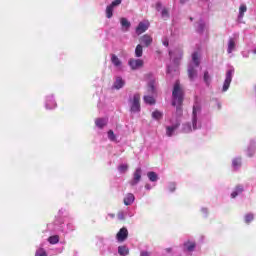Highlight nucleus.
<instances>
[{"label":"nucleus","mask_w":256,"mask_h":256,"mask_svg":"<svg viewBox=\"0 0 256 256\" xmlns=\"http://www.w3.org/2000/svg\"><path fill=\"white\" fill-rule=\"evenodd\" d=\"M172 97V105L173 107H176V115L181 117V115H183V89H181L179 82L174 84Z\"/></svg>","instance_id":"f257e3e1"},{"label":"nucleus","mask_w":256,"mask_h":256,"mask_svg":"<svg viewBox=\"0 0 256 256\" xmlns=\"http://www.w3.org/2000/svg\"><path fill=\"white\" fill-rule=\"evenodd\" d=\"M129 103L131 113H139V111H141V96L139 94H134L133 97L129 99Z\"/></svg>","instance_id":"f03ea898"},{"label":"nucleus","mask_w":256,"mask_h":256,"mask_svg":"<svg viewBox=\"0 0 256 256\" xmlns=\"http://www.w3.org/2000/svg\"><path fill=\"white\" fill-rule=\"evenodd\" d=\"M197 113H201V106L194 105L192 112V127L194 131H197V129H201V124L197 123Z\"/></svg>","instance_id":"7ed1b4c3"},{"label":"nucleus","mask_w":256,"mask_h":256,"mask_svg":"<svg viewBox=\"0 0 256 256\" xmlns=\"http://www.w3.org/2000/svg\"><path fill=\"white\" fill-rule=\"evenodd\" d=\"M233 73H235V71L233 70H228L226 72V78L222 87L223 93L229 90V87L231 86V81H233Z\"/></svg>","instance_id":"20e7f679"},{"label":"nucleus","mask_w":256,"mask_h":256,"mask_svg":"<svg viewBox=\"0 0 256 256\" xmlns=\"http://www.w3.org/2000/svg\"><path fill=\"white\" fill-rule=\"evenodd\" d=\"M128 64L133 71H137V69H141L145 65V62L141 59H130Z\"/></svg>","instance_id":"39448f33"},{"label":"nucleus","mask_w":256,"mask_h":256,"mask_svg":"<svg viewBox=\"0 0 256 256\" xmlns=\"http://www.w3.org/2000/svg\"><path fill=\"white\" fill-rule=\"evenodd\" d=\"M120 3H121V0H114L110 5H108L106 7L107 19H111V17H113V9H115V7L119 6Z\"/></svg>","instance_id":"423d86ee"},{"label":"nucleus","mask_w":256,"mask_h":256,"mask_svg":"<svg viewBox=\"0 0 256 256\" xmlns=\"http://www.w3.org/2000/svg\"><path fill=\"white\" fill-rule=\"evenodd\" d=\"M129 237V231L127 228L123 227L119 230V232L116 234V239L119 241V243H123Z\"/></svg>","instance_id":"0eeeda50"},{"label":"nucleus","mask_w":256,"mask_h":256,"mask_svg":"<svg viewBox=\"0 0 256 256\" xmlns=\"http://www.w3.org/2000/svg\"><path fill=\"white\" fill-rule=\"evenodd\" d=\"M140 43L146 47H149L153 43V38L149 34H145L140 37Z\"/></svg>","instance_id":"6e6552de"},{"label":"nucleus","mask_w":256,"mask_h":256,"mask_svg":"<svg viewBox=\"0 0 256 256\" xmlns=\"http://www.w3.org/2000/svg\"><path fill=\"white\" fill-rule=\"evenodd\" d=\"M147 29H149V24L140 22L138 24V26L136 27V33L138 35H141V34L145 33V31H147Z\"/></svg>","instance_id":"1a4fd4ad"},{"label":"nucleus","mask_w":256,"mask_h":256,"mask_svg":"<svg viewBox=\"0 0 256 256\" xmlns=\"http://www.w3.org/2000/svg\"><path fill=\"white\" fill-rule=\"evenodd\" d=\"M125 86V80L121 77H116V80L113 84V89H123V87Z\"/></svg>","instance_id":"9d476101"},{"label":"nucleus","mask_w":256,"mask_h":256,"mask_svg":"<svg viewBox=\"0 0 256 256\" xmlns=\"http://www.w3.org/2000/svg\"><path fill=\"white\" fill-rule=\"evenodd\" d=\"M141 173L142 170L141 168H137L134 172V179L131 182V185H137V183H139V181H141Z\"/></svg>","instance_id":"9b49d317"},{"label":"nucleus","mask_w":256,"mask_h":256,"mask_svg":"<svg viewBox=\"0 0 256 256\" xmlns=\"http://www.w3.org/2000/svg\"><path fill=\"white\" fill-rule=\"evenodd\" d=\"M179 124H175L173 126H167L166 127V135L167 137H173V133L178 129Z\"/></svg>","instance_id":"f8f14e48"},{"label":"nucleus","mask_w":256,"mask_h":256,"mask_svg":"<svg viewBox=\"0 0 256 256\" xmlns=\"http://www.w3.org/2000/svg\"><path fill=\"white\" fill-rule=\"evenodd\" d=\"M134 201H135V195L128 193L124 198V205L126 206L133 205Z\"/></svg>","instance_id":"ddd939ff"},{"label":"nucleus","mask_w":256,"mask_h":256,"mask_svg":"<svg viewBox=\"0 0 256 256\" xmlns=\"http://www.w3.org/2000/svg\"><path fill=\"white\" fill-rule=\"evenodd\" d=\"M95 125H96V127H99V129H103V127H105V125H107V119L97 118L95 120Z\"/></svg>","instance_id":"4468645a"},{"label":"nucleus","mask_w":256,"mask_h":256,"mask_svg":"<svg viewBox=\"0 0 256 256\" xmlns=\"http://www.w3.org/2000/svg\"><path fill=\"white\" fill-rule=\"evenodd\" d=\"M118 253L121 256H127L129 255V249L127 246L123 245V246H119L118 247Z\"/></svg>","instance_id":"2eb2a0df"},{"label":"nucleus","mask_w":256,"mask_h":256,"mask_svg":"<svg viewBox=\"0 0 256 256\" xmlns=\"http://www.w3.org/2000/svg\"><path fill=\"white\" fill-rule=\"evenodd\" d=\"M111 62L115 67H121V60L119 59V57H117V55H111Z\"/></svg>","instance_id":"dca6fc26"},{"label":"nucleus","mask_w":256,"mask_h":256,"mask_svg":"<svg viewBox=\"0 0 256 256\" xmlns=\"http://www.w3.org/2000/svg\"><path fill=\"white\" fill-rule=\"evenodd\" d=\"M175 55L176 57L174 58V63H179V61L183 59V49L176 50Z\"/></svg>","instance_id":"f3484780"},{"label":"nucleus","mask_w":256,"mask_h":256,"mask_svg":"<svg viewBox=\"0 0 256 256\" xmlns=\"http://www.w3.org/2000/svg\"><path fill=\"white\" fill-rule=\"evenodd\" d=\"M188 77H189V79H191V81H193V79H195V77H197V70H195V68H193V67H189L188 68Z\"/></svg>","instance_id":"a211bd4d"},{"label":"nucleus","mask_w":256,"mask_h":256,"mask_svg":"<svg viewBox=\"0 0 256 256\" xmlns=\"http://www.w3.org/2000/svg\"><path fill=\"white\" fill-rule=\"evenodd\" d=\"M245 13H247V6L245 4H242L239 7V19H243Z\"/></svg>","instance_id":"6ab92c4d"},{"label":"nucleus","mask_w":256,"mask_h":256,"mask_svg":"<svg viewBox=\"0 0 256 256\" xmlns=\"http://www.w3.org/2000/svg\"><path fill=\"white\" fill-rule=\"evenodd\" d=\"M135 57H143V46L138 44L135 48Z\"/></svg>","instance_id":"aec40b11"},{"label":"nucleus","mask_w":256,"mask_h":256,"mask_svg":"<svg viewBox=\"0 0 256 256\" xmlns=\"http://www.w3.org/2000/svg\"><path fill=\"white\" fill-rule=\"evenodd\" d=\"M147 177H148L149 181H152L153 183H155V181H158V179H159V176L155 172H148Z\"/></svg>","instance_id":"412c9836"},{"label":"nucleus","mask_w":256,"mask_h":256,"mask_svg":"<svg viewBox=\"0 0 256 256\" xmlns=\"http://www.w3.org/2000/svg\"><path fill=\"white\" fill-rule=\"evenodd\" d=\"M234 50H235V40L233 38H230L229 42H228V50H227V52L228 53H233Z\"/></svg>","instance_id":"4be33fe9"},{"label":"nucleus","mask_w":256,"mask_h":256,"mask_svg":"<svg viewBox=\"0 0 256 256\" xmlns=\"http://www.w3.org/2000/svg\"><path fill=\"white\" fill-rule=\"evenodd\" d=\"M192 61H193V63H194V65L196 66V67H199V65H200V61H199V52H194L193 54H192Z\"/></svg>","instance_id":"5701e85b"},{"label":"nucleus","mask_w":256,"mask_h":256,"mask_svg":"<svg viewBox=\"0 0 256 256\" xmlns=\"http://www.w3.org/2000/svg\"><path fill=\"white\" fill-rule=\"evenodd\" d=\"M204 83L209 87L211 85V76L209 75V71L204 72Z\"/></svg>","instance_id":"b1692460"},{"label":"nucleus","mask_w":256,"mask_h":256,"mask_svg":"<svg viewBox=\"0 0 256 256\" xmlns=\"http://www.w3.org/2000/svg\"><path fill=\"white\" fill-rule=\"evenodd\" d=\"M48 242H49L51 245H57V243H59V236H57V235L50 236V237L48 238Z\"/></svg>","instance_id":"393cba45"},{"label":"nucleus","mask_w":256,"mask_h":256,"mask_svg":"<svg viewBox=\"0 0 256 256\" xmlns=\"http://www.w3.org/2000/svg\"><path fill=\"white\" fill-rule=\"evenodd\" d=\"M187 248V251H194L195 250V247H196V244L195 242H191V241H188L184 244Z\"/></svg>","instance_id":"a878e982"},{"label":"nucleus","mask_w":256,"mask_h":256,"mask_svg":"<svg viewBox=\"0 0 256 256\" xmlns=\"http://www.w3.org/2000/svg\"><path fill=\"white\" fill-rule=\"evenodd\" d=\"M120 23H121L122 27L126 28V30L129 29V27H131V22H129V20H127V18H121Z\"/></svg>","instance_id":"bb28decb"},{"label":"nucleus","mask_w":256,"mask_h":256,"mask_svg":"<svg viewBox=\"0 0 256 256\" xmlns=\"http://www.w3.org/2000/svg\"><path fill=\"white\" fill-rule=\"evenodd\" d=\"M144 101L148 105H155V98L153 96H144Z\"/></svg>","instance_id":"cd10ccee"},{"label":"nucleus","mask_w":256,"mask_h":256,"mask_svg":"<svg viewBox=\"0 0 256 256\" xmlns=\"http://www.w3.org/2000/svg\"><path fill=\"white\" fill-rule=\"evenodd\" d=\"M152 117H153V119H156L157 121H159V119L163 118V113H161L159 110H155L152 113Z\"/></svg>","instance_id":"c85d7f7f"},{"label":"nucleus","mask_w":256,"mask_h":256,"mask_svg":"<svg viewBox=\"0 0 256 256\" xmlns=\"http://www.w3.org/2000/svg\"><path fill=\"white\" fill-rule=\"evenodd\" d=\"M193 131V128L191 127V124L186 123L183 125L182 132L183 133H191Z\"/></svg>","instance_id":"c756f323"},{"label":"nucleus","mask_w":256,"mask_h":256,"mask_svg":"<svg viewBox=\"0 0 256 256\" xmlns=\"http://www.w3.org/2000/svg\"><path fill=\"white\" fill-rule=\"evenodd\" d=\"M57 104L53 100H48L46 103V109H55Z\"/></svg>","instance_id":"7c9ffc66"},{"label":"nucleus","mask_w":256,"mask_h":256,"mask_svg":"<svg viewBox=\"0 0 256 256\" xmlns=\"http://www.w3.org/2000/svg\"><path fill=\"white\" fill-rule=\"evenodd\" d=\"M244 219H245V223L249 224L253 221V219H255V216L252 213H248L245 215Z\"/></svg>","instance_id":"2f4dec72"},{"label":"nucleus","mask_w":256,"mask_h":256,"mask_svg":"<svg viewBox=\"0 0 256 256\" xmlns=\"http://www.w3.org/2000/svg\"><path fill=\"white\" fill-rule=\"evenodd\" d=\"M232 165H233L234 169L241 167V158H235L232 161Z\"/></svg>","instance_id":"473e14b6"},{"label":"nucleus","mask_w":256,"mask_h":256,"mask_svg":"<svg viewBox=\"0 0 256 256\" xmlns=\"http://www.w3.org/2000/svg\"><path fill=\"white\" fill-rule=\"evenodd\" d=\"M148 93H155V81H151L148 84Z\"/></svg>","instance_id":"72a5a7b5"},{"label":"nucleus","mask_w":256,"mask_h":256,"mask_svg":"<svg viewBox=\"0 0 256 256\" xmlns=\"http://www.w3.org/2000/svg\"><path fill=\"white\" fill-rule=\"evenodd\" d=\"M108 139H110V141H115L117 139V137L115 136V132H113V130L108 131Z\"/></svg>","instance_id":"f704fd0d"},{"label":"nucleus","mask_w":256,"mask_h":256,"mask_svg":"<svg viewBox=\"0 0 256 256\" xmlns=\"http://www.w3.org/2000/svg\"><path fill=\"white\" fill-rule=\"evenodd\" d=\"M168 189H169L170 193H173L177 189V185L175 184V182H170Z\"/></svg>","instance_id":"c9c22d12"},{"label":"nucleus","mask_w":256,"mask_h":256,"mask_svg":"<svg viewBox=\"0 0 256 256\" xmlns=\"http://www.w3.org/2000/svg\"><path fill=\"white\" fill-rule=\"evenodd\" d=\"M127 169H129V166L127 164H122L118 167V170L120 171V173H125Z\"/></svg>","instance_id":"e433bc0d"},{"label":"nucleus","mask_w":256,"mask_h":256,"mask_svg":"<svg viewBox=\"0 0 256 256\" xmlns=\"http://www.w3.org/2000/svg\"><path fill=\"white\" fill-rule=\"evenodd\" d=\"M35 256H47V252L43 249H39L36 251Z\"/></svg>","instance_id":"4c0bfd02"},{"label":"nucleus","mask_w":256,"mask_h":256,"mask_svg":"<svg viewBox=\"0 0 256 256\" xmlns=\"http://www.w3.org/2000/svg\"><path fill=\"white\" fill-rule=\"evenodd\" d=\"M234 191L240 195V193H243V186H236Z\"/></svg>","instance_id":"58836bf2"},{"label":"nucleus","mask_w":256,"mask_h":256,"mask_svg":"<svg viewBox=\"0 0 256 256\" xmlns=\"http://www.w3.org/2000/svg\"><path fill=\"white\" fill-rule=\"evenodd\" d=\"M205 29V23H200L198 25V31H200V33H203V30Z\"/></svg>","instance_id":"ea45409f"},{"label":"nucleus","mask_w":256,"mask_h":256,"mask_svg":"<svg viewBox=\"0 0 256 256\" xmlns=\"http://www.w3.org/2000/svg\"><path fill=\"white\" fill-rule=\"evenodd\" d=\"M117 217L120 221H123V219H125V214H123V212H119Z\"/></svg>","instance_id":"a19ab883"},{"label":"nucleus","mask_w":256,"mask_h":256,"mask_svg":"<svg viewBox=\"0 0 256 256\" xmlns=\"http://www.w3.org/2000/svg\"><path fill=\"white\" fill-rule=\"evenodd\" d=\"M162 17H169V11L167 9L162 10Z\"/></svg>","instance_id":"79ce46f5"},{"label":"nucleus","mask_w":256,"mask_h":256,"mask_svg":"<svg viewBox=\"0 0 256 256\" xmlns=\"http://www.w3.org/2000/svg\"><path fill=\"white\" fill-rule=\"evenodd\" d=\"M237 195H239V192H236L235 190L231 193V197L232 199H235V197H237Z\"/></svg>","instance_id":"37998d69"},{"label":"nucleus","mask_w":256,"mask_h":256,"mask_svg":"<svg viewBox=\"0 0 256 256\" xmlns=\"http://www.w3.org/2000/svg\"><path fill=\"white\" fill-rule=\"evenodd\" d=\"M140 256H150L149 252H146V251H142L140 253Z\"/></svg>","instance_id":"c03bdc74"},{"label":"nucleus","mask_w":256,"mask_h":256,"mask_svg":"<svg viewBox=\"0 0 256 256\" xmlns=\"http://www.w3.org/2000/svg\"><path fill=\"white\" fill-rule=\"evenodd\" d=\"M163 45H165V47H169V40H164Z\"/></svg>","instance_id":"a18cd8bd"},{"label":"nucleus","mask_w":256,"mask_h":256,"mask_svg":"<svg viewBox=\"0 0 256 256\" xmlns=\"http://www.w3.org/2000/svg\"><path fill=\"white\" fill-rule=\"evenodd\" d=\"M167 253H171V248L166 249Z\"/></svg>","instance_id":"49530a36"},{"label":"nucleus","mask_w":256,"mask_h":256,"mask_svg":"<svg viewBox=\"0 0 256 256\" xmlns=\"http://www.w3.org/2000/svg\"><path fill=\"white\" fill-rule=\"evenodd\" d=\"M156 5H157V7H161V3H157Z\"/></svg>","instance_id":"de8ad7c7"},{"label":"nucleus","mask_w":256,"mask_h":256,"mask_svg":"<svg viewBox=\"0 0 256 256\" xmlns=\"http://www.w3.org/2000/svg\"><path fill=\"white\" fill-rule=\"evenodd\" d=\"M181 1V3H185V0H180Z\"/></svg>","instance_id":"09e8293b"},{"label":"nucleus","mask_w":256,"mask_h":256,"mask_svg":"<svg viewBox=\"0 0 256 256\" xmlns=\"http://www.w3.org/2000/svg\"><path fill=\"white\" fill-rule=\"evenodd\" d=\"M145 187H146V189H149V186H148V185H146Z\"/></svg>","instance_id":"8fccbe9b"},{"label":"nucleus","mask_w":256,"mask_h":256,"mask_svg":"<svg viewBox=\"0 0 256 256\" xmlns=\"http://www.w3.org/2000/svg\"><path fill=\"white\" fill-rule=\"evenodd\" d=\"M190 21H193V18H190Z\"/></svg>","instance_id":"3c124183"}]
</instances>
